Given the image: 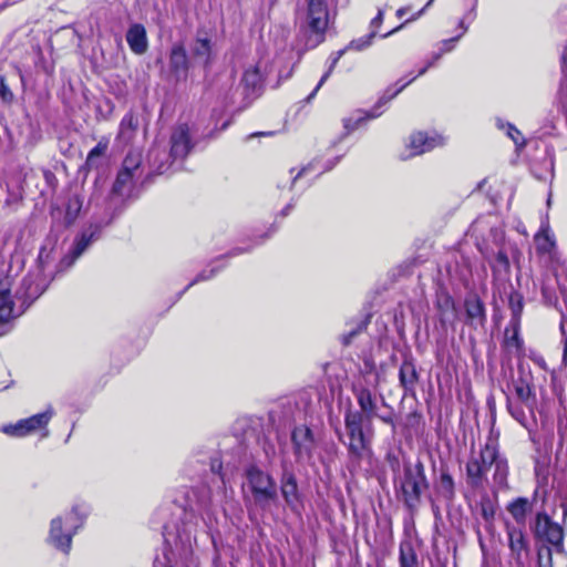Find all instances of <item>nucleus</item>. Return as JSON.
<instances>
[{"instance_id":"1","label":"nucleus","mask_w":567,"mask_h":567,"mask_svg":"<svg viewBox=\"0 0 567 567\" xmlns=\"http://www.w3.org/2000/svg\"><path fill=\"white\" fill-rule=\"evenodd\" d=\"M296 22L305 48H317L324 41L330 23L327 0H305V4L297 10Z\"/></svg>"},{"instance_id":"2","label":"nucleus","mask_w":567,"mask_h":567,"mask_svg":"<svg viewBox=\"0 0 567 567\" xmlns=\"http://www.w3.org/2000/svg\"><path fill=\"white\" fill-rule=\"evenodd\" d=\"M429 488L424 464L405 462L403 474L399 478L398 494L409 511H416L421 504V496Z\"/></svg>"},{"instance_id":"3","label":"nucleus","mask_w":567,"mask_h":567,"mask_svg":"<svg viewBox=\"0 0 567 567\" xmlns=\"http://www.w3.org/2000/svg\"><path fill=\"white\" fill-rule=\"evenodd\" d=\"M82 523L83 517L80 516L78 507H74L64 517L60 516L52 519L49 532V543L64 554H69L72 538Z\"/></svg>"},{"instance_id":"4","label":"nucleus","mask_w":567,"mask_h":567,"mask_svg":"<svg viewBox=\"0 0 567 567\" xmlns=\"http://www.w3.org/2000/svg\"><path fill=\"white\" fill-rule=\"evenodd\" d=\"M344 425L349 440L348 451L352 458L361 460L370 451V437L364 430L367 420L364 415L348 410L344 415ZM367 431H369V427Z\"/></svg>"},{"instance_id":"5","label":"nucleus","mask_w":567,"mask_h":567,"mask_svg":"<svg viewBox=\"0 0 567 567\" xmlns=\"http://www.w3.org/2000/svg\"><path fill=\"white\" fill-rule=\"evenodd\" d=\"M247 480L254 495V501L258 506L266 508L271 502L277 499L276 483L269 474L256 466H251L247 470Z\"/></svg>"},{"instance_id":"6","label":"nucleus","mask_w":567,"mask_h":567,"mask_svg":"<svg viewBox=\"0 0 567 567\" xmlns=\"http://www.w3.org/2000/svg\"><path fill=\"white\" fill-rule=\"evenodd\" d=\"M496 461V443L486 442L478 456H472L466 463L467 483L474 488L483 486L486 472Z\"/></svg>"},{"instance_id":"7","label":"nucleus","mask_w":567,"mask_h":567,"mask_svg":"<svg viewBox=\"0 0 567 567\" xmlns=\"http://www.w3.org/2000/svg\"><path fill=\"white\" fill-rule=\"evenodd\" d=\"M534 529L537 535L544 536L549 544L555 546L557 560H563L564 567H567V553L563 547V528L557 523H554L545 512H540L536 515Z\"/></svg>"},{"instance_id":"8","label":"nucleus","mask_w":567,"mask_h":567,"mask_svg":"<svg viewBox=\"0 0 567 567\" xmlns=\"http://www.w3.org/2000/svg\"><path fill=\"white\" fill-rule=\"evenodd\" d=\"M291 442L297 462H308L312 458L316 441L310 427L295 426L291 432Z\"/></svg>"},{"instance_id":"9","label":"nucleus","mask_w":567,"mask_h":567,"mask_svg":"<svg viewBox=\"0 0 567 567\" xmlns=\"http://www.w3.org/2000/svg\"><path fill=\"white\" fill-rule=\"evenodd\" d=\"M53 415V410L49 408L42 413H38L28 419L20 420L16 424L6 425L2 432L11 436H25L39 429L45 427Z\"/></svg>"},{"instance_id":"10","label":"nucleus","mask_w":567,"mask_h":567,"mask_svg":"<svg viewBox=\"0 0 567 567\" xmlns=\"http://www.w3.org/2000/svg\"><path fill=\"white\" fill-rule=\"evenodd\" d=\"M188 69L189 62L185 48L182 44H174L168 59L169 76L175 82L186 81Z\"/></svg>"},{"instance_id":"11","label":"nucleus","mask_w":567,"mask_h":567,"mask_svg":"<svg viewBox=\"0 0 567 567\" xmlns=\"http://www.w3.org/2000/svg\"><path fill=\"white\" fill-rule=\"evenodd\" d=\"M415 78L410 79L409 81L400 84V86L395 90L388 89L385 93L380 97L374 109L367 115V118H374L378 117L381 112H378L377 110L386 104L389 101H391L393 97H395L406 85H409L411 82L414 81ZM365 121L364 116H358L357 118H344L343 124L344 128L347 130V133H350L359 127V125Z\"/></svg>"},{"instance_id":"12","label":"nucleus","mask_w":567,"mask_h":567,"mask_svg":"<svg viewBox=\"0 0 567 567\" xmlns=\"http://www.w3.org/2000/svg\"><path fill=\"white\" fill-rule=\"evenodd\" d=\"M192 150L189 130L186 124L178 125L171 135V157L184 159Z\"/></svg>"},{"instance_id":"13","label":"nucleus","mask_w":567,"mask_h":567,"mask_svg":"<svg viewBox=\"0 0 567 567\" xmlns=\"http://www.w3.org/2000/svg\"><path fill=\"white\" fill-rule=\"evenodd\" d=\"M435 307L439 312L442 326H454L457 319V310L453 298L445 290L441 289L436 292Z\"/></svg>"},{"instance_id":"14","label":"nucleus","mask_w":567,"mask_h":567,"mask_svg":"<svg viewBox=\"0 0 567 567\" xmlns=\"http://www.w3.org/2000/svg\"><path fill=\"white\" fill-rule=\"evenodd\" d=\"M99 226H90L79 238L75 239L74 246L69 256L64 257L61 265L71 267L74 261L87 249L91 243L99 237Z\"/></svg>"},{"instance_id":"15","label":"nucleus","mask_w":567,"mask_h":567,"mask_svg":"<svg viewBox=\"0 0 567 567\" xmlns=\"http://www.w3.org/2000/svg\"><path fill=\"white\" fill-rule=\"evenodd\" d=\"M353 393L360 406V411L357 412L364 415L367 426L370 427L372 419L377 416V399L365 386H355Z\"/></svg>"},{"instance_id":"16","label":"nucleus","mask_w":567,"mask_h":567,"mask_svg":"<svg viewBox=\"0 0 567 567\" xmlns=\"http://www.w3.org/2000/svg\"><path fill=\"white\" fill-rule=\"evenodd\" d=\"M443 144V138L440 136L429 137L422 132L414 133L410 136L408 147L410 148L409 156L421 155L425 152L432 151L434 147Z\"/></svg>"},{"instance_id":"17","label":"nucleus","mask_w":567,"mask_h":567,"mask_svg":"<svg viewBox=\"0 0 567 567\" xmlns=\"http://www.w3.org/2000/svg\"><path fill=\"white\" fill-rule=\"evenodd\" d=\"M45 288L47 285L41 280L39 274L29 275L23 278L18 295L24 301H33L44 292Z\"/></svg>"},{"instance_id":"18","label":"nucleus","mask_w":567,"mask_h":567,"mask_svg":"<svg viewBox=\"0 0 567 567\" xmlns=\"http://www.w3.org/2000/svg\"><path fill=\"white\" fill-rule=\"evenodd\" d=\"M126 41L135 54H144L147 50V35L143 24L134 23L126 32Z\"/></svg>"},{"instance_id":"19","label":"nucleus","mask_w":567,"mask_h":567,"mask_svg":"<svg viewBox=\"0 0 567 567\" xmlns=\"http://www.w3.org/2000/svg\"><path fill=\"white\" fill-rule=\"evenodd\" d=\"M534 501L527 497H517L508 503L506 509L514 518L518 527H524L526 517L533 512Z\"/></svg>"},{"instance_id":"20","label":"nucleus","mask_w":567,"mask_h":567,"mask_svg":"<svg viewBox=\"0 0 567 567\" xmlns=\"http://www.w3.org/2000/svg\"><path fill=\"white\" fill-rule=\"evenodd\" d=\"M464 306L466 311V324L474 328L478 326L482 327L486 320L483 301L477 297H471L465 300Z\"/></svg>"},{"instance_id":"21","label":"nucleus","mask_w":567,"mask_h":567,"mask_svg":"<svg viewBox=\"0 0 567 567\" xmlns=\"http://www.w3.org/2000/svg\"><path fill=\"white\" fill-rule=\"evenodd\" d=\"M192 54L194 59L202 62L205 66L212 61V41L206 33L197 32L195 42L192 45Z\"/></svg>"},{"instance_id":"22","label":"nucleus","mask_w":567,"mask_h":567,"mask_svg":"<svg viewBox=\"0 0 567 567\" xmlns=\"http://www.w3.org/2000/svg\"><path fill=\"white\" fill-rule=\"evenodd\" d=\"M399 380L405 394H410L415 391L416 383L419 382V373L411 360H404L402 362L399 370Z\"/></svg>"},{"instance_id":"23","label":"nucleus","mask_w":567,"mask_h":567,"mask_svg":"<svg viewBox=\"0 0 567 567\" xmlns=\"http://www.w3.org/2000/svg\"><path fill=\"white\" fill-rule=\"evenodd\" d=\"M506 530L511 551L516 559H520L522 554L527 550L523 527L507 525Z\"/></svg>"},{"instance_id":"24","label":"nucleus","mask_w":567,"mask_h":567,"mask_svg":"<svg viewBox=\"0 0 567 567\" xmlns=\"http://www.w3.org/2000/svg\"><path fill=\"white\" fill-rule=\"evenodd\" d=\"M137 178L133 174L120 171L113 184L112 193L121 197L128 196Z\"/></svg>"},{"instance_id":"25","label":"nucleus","mask_w":567,"mask_h":567,"mask_svg":"<svg viewBox=\"0 0 567 567\" xmlns=\"http://www.w3.org/2000/svg\"><path fill=\"white\" fill-rule=\"evenodd\" d=\"M514 390L517 398V402H520L529 411H533L535 404V393L532 386L524 379H519L514 382Z\"/></svg>"},{"instance_id":"26","label":"nucleus","mask_w":567,"mask_h":567,"mask_svg":"<svg viewBox=\"0 0 567 567\" xmlns=\"http://www.w3.org/2000/svg\"><path fill=\"white\" fill-rule=\"evenodd\" d=\"M171 154L167 155L164 150H159L157 147H154L148 153V161L152 166V169L156 174H163L165 173L168 167L171 166Z\"/></svg>"},{"instance_id":"27","label":"nucleus","mask_w":567,"mask_h":567,"mask_svg":"<svg viewBox=\"0 0 567 567\" xmlns=\"http://www.w3.org/2000/svg\"><path fill=\"white\" fill-rule=\"evenodd\" d=\"M281 494L288 506L292 507L298 501V487L292 474L285 475L281 481Z\"/></svg>"},{"instance_id":"28","label":"nucleus","mask_w":567,"mask_h":567,"mask_svg":"<svg viewBox=\"0 0 567 567\" xmlns=\"http://www.w3.org/2000/svg\"><path fill=\"white\" fill-rule=\"evenodd\" d=\"M437 494L446 501H452L455 496L454 481L446 470H442L436 484Z\"/></svg>"},{"instance_id":"29","label":"nucleus","mask_w":567,"mask_h":567,"mask_svg":"<svg viewBox=\"0 0 567 567\" xmlns=\"http://www.w3.org/2000/svg\"><path fill=\"white\" fill-rule=\"evenodd\" d=\"M121 171L141 177L142 169V153L140 151H131L125 156Z\"/></svg>"},{"instance_id":"30","label":"nucleus","mask_w":567,"mask_h":567,"mask_svg":"<svg viewBox=\"0 0 567 567\" xmlns=\"http://www.w3.org/2000/svg\"><path fill=\"white\" fill-rule=\"evenodd\" d=\"M138 127V120L137 117L132 113H127L124 115L120 123V132L118 137L123 140L124 142H128L134 136L136 130Z\"/></svg>"},{"instance_id":"31","label":"nucleus","mask_w":567,"mask_h":567,"mask_svg":"<svg viewBox=\"0 0 567 567\" xmlns=\"http://www.w3.org/2000/svg\"><path fill=\"white\" fill-rule=\"evenodd\" d=\"M13 317V301L9 289L0 290V326ZM2 332L0 331V336Z\"/></svg>"},{"instance_id":"32","label":"nucleus","mask_w":567,"mask_h":567,"mask_svg":"<svg viewBox=\"0 0 567 567\" xmlns=\"http://www.w3.org/2000/svg\"><path fill=\"white\" fill-rule=\"evenodd\" d=\"M508 307L512 312L511 321H515V326L520 324V317L524 309V298L518 291H512L509 293Z\"/></svg>"},{"instance_id":"33","label":"nucleus","mask_w":567,"mask_h":567,"mask_svg":"<svg viewBox=\"0 0 567 567\" xmlns=\"http://www.w3.org/2000/svg\"><path fill=\"white\" fill-rule=\"evenodd\" d=\"M495 466L494 481L498 486H505L507 484L508 465L507 461L499 456L498 449L496 447V461L493 462Z\"/></svg>"},{"instance_id":"34","label":"nucleus","mask_w":567,"mask_h":567,"mask_svg":"<svg viewBox=\"0 0 567 567\" xmlns=\"http://www.w3.org/2000/svg\"><path fill=\"white\" fill-rule=\"evenodd\" d=\"M400 566L401 567H415L417 556L410 543H402L400 545Z\"/></svg>"},{"instance_id":"35","label":"nucleus","mask_w":567,"mask_h":567,"mask_svg":"<svg viewBox=\"0 0 567 567\" xmlns=\"http://www.w3.org/2000/svg\"><path fill=\"white\" fill-rule=\"evenodd\" d=\"M82 204L83 200L79 195L69 197L65 208V223L68 225H71L76 219L82 208Z\"/></svg>"},{"instance_id":"36","label":"nucleus","mask_w":567,"mask_h":567,"mask_svg":"<svg viewBox=\"0 0 567 567\" xmlns=\"http://www.w3.org/2000/svg\"><path fill=\"white\" fill-rule=\"evenodd\" d=\"M538 566L539 567H564L563 560H557V550L555 549V559L553 550L549 547L543 548L538 551Z\"/></svg>"},{"instance_id":"37","label":"nucleus","mask_w":567,"mask_h":567,"mask_svg":"<svg viewBox=\"0 0 567 567\" xmlns=\"http://www.w3.org/2000/svg\"><path fill=\"white\" fill-rule=\"evenodd\" d=\"M346 51H347V49H342L331 55L330 66H329L328 71L321 76V79H320L319 83L317 84V86L315 87V90L308 95V97H307L308 102L311 101L316 96V94L318 93L320 87L323 85V83L328 80V78L332 73L333 69L336 68L338 61L344 54Z\"/></svg>"},{"instance_id":"38","label":"nucleus","mask_w":567,"mask_h":567,"mask_svg":"<svg viewBox=\"0 0 567 567\" xmlns=\"http://www.w3.org/2000/svg\"><path fill=\"white\" fill-rule=\"evenodd\" d=\"M243 83L247 90L255 92L261 83L259 70L257 68L246 70L243 76Z\"/></svg>"},{"instance_id":"39","label":"nucleus","mask_w":567,"mask_h":567,"mask_svg":"<svg viewBox=\"0 0 567 567\" xmlns=\"http://www.w3.org/2000/svg\"><path fill=\"white\" fill-rule=\"evenodd\" d=\"M511 268L508 256L505 251L498 250L494 261L492 262V269L495 275L508 274Z\"/></svg>"},{"instance_id":"40","label":"nucleus","mask_w":567,"mask_h":567,"mask_svg":"<svg viewBox=\"0 0 567 567\" xmlns=\"http://www.w3.org/2000/svg\"><path fill=\"white\" fill-rule=\"evenodd\" d=\"M524 404L520 402H514L511 399H507V410L509 414L522 425H526L527 416L524 410Z\"/></svg>"},{"instance_id":"41","label":"nucleus","mask_w":567,"mask_h":567,"mask_svg":"<svg viewBox=\"0 0 567 567\" xmlns=\"http://www.w3.org/2000/svg\"><path fill=\"white\" fill-rule=\"evenodd\" d=\"M506 344L520 348L523 344L519 338V324L515 326V321H509V327L505 330Z\"/></svg>"},{"instance_id":"42","label":"nucleus","mask_w":567,"mask_h":567,"mask_svg":"<svg viewBox=\"0 0 567 567\" xmlns=\"http://www.w3.org/2000/svg\"><path fill=\"white\" fill-rule=\"evenodd\" d=\"M375 34H377V31L372 30L369 34H367L362 38L352 40L346 49L361 51V50L368 48L372 43V40L375 37Z\"/></svg>"},{"instance_id":"43","label":"nucleus","mask_w":567,"mask_h":567,"mask_svg":"<svg viewBox=\"0 0 567 567\" xmlns=\"http://www.w3.org/2000/svg\"><path fill=\"white\" fill-rule=\"evenodd\" d=\"M496 513L495 504L489 499L485 498L481 503V514L486 523H492L494 520Z\"/></svg>"},{"instance_id":"44","label":"nucleus","mask_w":567,"mask_h":567,"mask_svg":"<svg viewBox=\"0 0 567 567\" xmlns=\"http://www.w3.org/2000/svg\"><path fill=\"white\" fill-rule=\"evenodd\" d=\"M559 330L561 334L563 358L561 363L567 367V316L561 315Z\"/></svg>"},{"instance_id":"45","label":"nucleus","mask_w":567,"mask_h":567,"mask_svg":"<svg viewBox=\"0 0 567 567\" xmlns=\"http://www.w3.org/2000/svg\"><path fill=\"white\" fill-rule=\"evenodd\" d=\"M506 127H507V135H508V137H511L512 141L517 146H524L525 145V140H524L522 133L511 123H507Z\"/></svg>"},{"instance_id":"46","label":"nucleus","mask_w":567,"mask_h":567,"mask_svg":"<svg viewBox=\"0 0 567 567\" xmlns=\"http://www.w3.org/2000/svg\"><path fill=\"white\" fill-rule=\"evenodd\" d=\"M0 97L4 103H11L13 101V93L6 83L4 76L0 73Z\"/></svg>"},{"instance_id":"47","label":"nucleus","mask_w":567,"mask_h":567,"mask_svg":"<svg viewBox=\"0 0 567 567\" xmlns=\"http://www.w3.org/2000/svg\"><path fill=\"white\" fill-rule=\"evenodd\" d=\"M367 321L360 322L355 329H352L347 334L342 336V343L344 346H349L353 338H355L360 332H362L367 328Z\"/></svg>"},{"instance_id":"48","label":"nucleus","mask_w":567,"mask_h":567,"mask_svg":"<svg viewBox=\"0 0 567 567\" xmlns=\"http://www.w3.org/2000/svg\"><path fill=\"white\" fill-rule=\"evenodd\" d=\"M536 240L538 250L543 252L549 251L554 246V241L550 239L548 235L537 236Z\"/></svg>"},{"instance_id":"49","label":"nucleus","mask_w":567,"mask_h":567,"mask_svg":"<svg viewBox=\"0 0 567 567\" xmlns=\"http://www.w3.org/2000/svg\"><path fill=\"white\" fill-rule=\"evenodd\" d=\"M433 1L434 0H429L427 3L415 16H413L411 19L406 20L401 25H399V27L394 28L393 30L389 31L388 33L383 34L382 38H386L391 34L395 33L396 31L402 29L408 22L416 20L419 17H421L425 12V10L432 4Z\"/></svg>"},{"instance_id":"50","label":"nucleus","mask_w":567,"mask_h":567,"mask_svg":"<svg viewBox=\"0 0 567 567\" xmlns=\"http://www.w3.org/2000/svg\"><path fill=\"white\" fill-rule=\"evenodd\" d=\"M219 270V268H212L210 270H203L200 271L196 278L186 287V288H189L190 286L199 282V281H204V280H208L210 278H213L217 271Z\"/></svg>"},{"instance_id":"51","label":"nucleus","mask_w":567,"mask_h":567,"mask_svg":"<svg viewBox=\"0 0 567 567\" xmlns=\"http://www.w3.org/2000/svg\"><path fill=\"white\" fill-rule=\"evenodd\" d=\"M461 37H462V34L442 41V48L440 50L443 52V54L446 53V52L452 51L454 45H455V43L460 40Z\"/></svg>"},{"instance_id":"52","label":"nucleus","mask_w":567,"mask_h":567,"mask_svg":"<svg viewBox=\"0 0 567 567\" xmlns=\"http://www.w3.org/2000/svg\"><path fill=\"white\" fill-rule=\"evenodd\" d=\"M542 295L545 299L546 303L551 305L557 301V298L553 291L547 286L542 287Z\"/></svg>"},{"instance_id":"53","label":"nucleus","mask_w":567,"mask_h":567,"mask_svg":"<svg viewBox=\"0 0 567 567\" xmlns=\"http://www.w3.org/2000/svg\"><path fill=\"white\" fill-rule=\"evenodd\" d=\"M106 151V145L99 143L94 148H92L89 153L87 161H92V158L101 156Z\"/></svg>"},{"instance_id":"54","label":"nucleus","mask_w":567,"mask_h":567,"mask_svg":"<svg viewBox=\"0 0 567 567\" xmlns=\"http://www.w3.org/2000/svg\"><path fill=\"white\" fill-rule=\"evenodd\" d=\"M443 55V52L440 50L439 52L434 53L432 55V60L429 61L426 63V65L424 68H422L420 71H419V74L417 75H423L425 74V72L435 64L436 61H439L441 59V56Z\"/></svg>"},{"instance_id":"55","label":"nucleus","mask_w":567,"mask_h":567,"mask_svg":"<svg viewBox=\"0 0 567 567\" xmlns=\"http://www.w3.org/2000/svg\"><path fill=\"white\" fill-rule=\"evenodd\" d=\"M375 417H379L383 423L391 425L393 427V430L395 429L394 417H393L392 413H389L385 415H379L377 413Z\"/></svg>"},{"instance_id":"56","label":"nucleus","mask_w":567,"mask_h":567,"mask_svg":"<svg viewBox=\"0 0 567 567\" xmlns=\"http://www.w3.org/2000/svg\"><path fill=\"white\" fill-rule=\"evenodd\" d=\"M383 21V10H379L377 17L371 21L372 30H377Z\"/></svg>"},{"instance_id":"57","label":"nucleus","mask_w":567,"mask_h":567,"mask_svg":"<svg viewBox=\"0 0 567 567\" xmlns=\"http://www.w3.org/2000/svg\"><path fill=\"white\" fill-rule=\"evenodd\" d=\"M561 70L563 72H567V41L561 52Z\"/></svg>"},{"instance_id":"58","label":"nucleus","mask_w":567,"mask_h":567,"mask_svg":"<svg viewBox=\"0 0 567 567\" xmlns=\"http://www.w3.org/2000/svg\"><path fill=\"white\" fill-rule=\"evenodd\" d=\"M50 257V251H48L47 247H43L40 251L39 260L43 262Z\"/></svg>"},{"instance_id":"59","label":"nucleus","mask_w":567,"mask_h":567,"mask_svg":"<svg viewBox=\"0 0 567 567\" xmlns=\"http://www.w3.org/2000/svg\"><path fill=\"white\" fill-rule=\"evenodd\" d=\"M307 171H308V167H303L302 169H300V171L298 172V174L293 177V179H292V184H293V183H295L299 177H301V176H302Z\"/></svg>"},{"instance_id":"60","label":"nucleus","mask_w":567,"mask_h":567,"mask_svg":"<svg viewBox=\"0 0 567 567\" xmlns=\"http://www.w3.org/2000/svg\"><path fill=\"white\" fill-rule=\"evenodd\" d=\"M409 11V8L406 7H403V8H400L398 11H396V16L399 18H402L406 12Z\"/></svg>"},{"instance_id":"61","label":"nucleus","mask_w":567,"mask_h":567,"mask_svg":"<svg viewBox=\"0 0 567 567\" xmlns=\"http://www.w3.org/2000/svg\"><path fill=\"white\" fill-rule=\"evenodd\" d=\"M292 207H293V205H292V204L287 205V206L282 209L281 215H282L284 217H285V216H287V215L289 214V212L292 209Z\"/></svg>"},{"instance_id":"62","label":"nucleus","mask_w":567,"mask_h":567,"mask_svg":"<svg viewBox=\"0 0 567 567\" xmlns=\"http://www.w3.org/2000/svg\"><path fill=\"white\" fill-rule=\"evenodd\" d=\"M245 250L241 249V248H237V249H234L231 252H229L230 256H236V255H239L241 252H244Z\"/></svg>"},{"instance_id":"63","label":"nucleus","mask_w":567,"mask_h":567,"mask_svg":"<svg viewBox=\"0 0 567 567\" xmlns=\"http://www.w3.org/2000/svg\"><path fill=\"white\" fill-rule=\"evenodd\" d=\"M270 453H271V455L275 454V449L274 447H271L270 450H266V454H267L268 457L270 456Z\"/></svg>"},{"instance_id":"64","label":"nucleus","mask_w":567,"mask_h":567,"mask_svg":"<svg viewBox=\"0 0 567 567\" xmlns=\"http://www.w3.org/2000/svg\"><path fill=\"white\" fill-rule=\"evenodd\" d=\"M460 27L463 29L462 34L466 32L467 28L464 25L463 21H461Z\"/></svg>"}]
</instances>
